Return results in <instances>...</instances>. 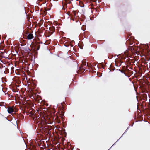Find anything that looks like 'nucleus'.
I'll return each instance as SVG.
<instances>
[{
  "instance_id": "obj_2",
  "label": "nucleus",
  "mask_w": 150,
  "mask_h": 150,
  "mask_svg": "<svg viewBox=\"0 0 150 150\" xmlns=\"http://www.w3.org/2000/svg\"><path fill=\"white\" fill-rule=\"evenodd\" d=\"M33 35L32 34H29L27 36V38L30 40L33 39Z\"/></svg>"
},
{
  "instance_id": "obj_1",
  "label": "nucleus",
  "mask_w": 150,
  "mask_h": 150,
  "mask_svg": "<svg viewBox=\"0 0 150 150\" xmlns=\"http://www.w3.org/2000/svg\"><path fill=\"white\" fill-rule=\"evenodd\" d=\"M8 111L9 113L14 112V110L13 108L9 107L8 109Z\"/></svg>"
}]
</instances>
